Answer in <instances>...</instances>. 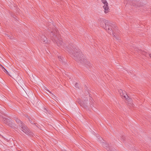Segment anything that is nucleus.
<instances>
[{"mask_svg":"<svg viewBox=\"0 0 151 151\" xmlns=\"http://www.w3.org/2000/svg\"><path fill=\"white\" fill-rule=\"evenodd\" d=\"M50 25H52V28L50 27H49L50 31L51 33L50 36L51 39L54 42H56L58 46L61 48H64L65 50L68 51L71 56L77 61H80V63L88 68L91 65L90 62L84 59L82 54L80 50L77 47L76 48L74 46L70 47H67L65 45L62 41V39L58 35V30L51 23L50 24Z\"/></svg>","mask_w":151,"mask_h":151,"instance_id":"1","label":"nucleus"},{"mask_svg":"<svg viewBox=\"0 0 151 151\" xmlns=\"http://www.w3.org/2000/svg\"><path fill=\"white\" fill-rule=\"evenodd\" d=\"M100 24L101 26L104 29H105L107 32L111 35H112L114 37H115L117 40H119V37L115 36L114 34L112 29L110 28L109 26H111V23H109L108 20L104 19L101 20Z\"/></svg>","mask_w":151,"mask_h":151,"instance_id":"2","label":"nucleus"},{"mask_svg":"<svg viewBox=\"0 0 151 151\" xmlns=\"http://www.w3.org/2000/svg\"><path fill=\"white\" fill-rule=\"evenodd\" d=\"M15 120L17 122L19 125L21 127V130L24 133L29 136L32 135V133L28 129L26 126L24 125L20 120L17 118H16Z\"/></svg>","mask_w":151,"mask_h":151,"instance_id":"3","label":"nucleus"},{"mask_svg":"<svg viewBox=\"0 0 151 151\" xmlns=\"http://www.w3.org/2000/svg\"><path fill=\"white\" fill-rule=\"evenodd\" d=\"M102 2L104 4L103 7L104 9V12L107 13L109 11V9L108 6V4L106 0H102Z\"/></svg>","mask_w":151,"mask_h":151,"instance_id":"4","label":"nucleus"},{"mask_svg":"<svg viewBox=\"0 0 151 151\" xmlns=\"http://www.w3.org/2000/svg\"><path fill=\"white\" fill-rule=\"evenodd\" d=\"M102 145L108 151H112L113 150L112 148L108 143L103 142L102 143Z\"/></svg>","mask_w":151,"mask_h":151,"instance_id":"5","label":"nucleus"},{"mask_svg":"<svg viewBox=\"0 0 151 151\" xmlns=\"http://www.w3.org/2000/svg\"><path fill=\"white\" fill-rule=\"evenodd\" d=\"M2 121L4 123L9 126H10L11 125V122L10 119L3 116L2 117Z\"/></svg>","mask_w":151,"mask_h":151,"instance_id":"6","label":"nucleus"},{"mask_svg":"<svg viewBox=\"0 0 151 151\" xmlns=\"http://www.w3.org/2000/svg\"><path fill=\"white\" fill-rule=\"evenodd\" d=\"M121 96L123 97V98L125 99H128L129 97L128 96L127 94H126V92L125 91H123L122 90H120L119 91Z\"/></svg>","mask_w":151,"mask_h":151,"instance_id":"7","label":"nucleus"},{"mask_svg":"<svg viewBox=\"0 0 151 151\" xmlns=\"http://www.w3.org/2000/svg\"><path fill=\"white\" fill-rule=\"evenodd\" d=\"M40 38L42 42H43L44 43H47L48 42L47 38L44 35H42L40 36Z\"/></svg>","mask_w":151,"mask_h":151,"instance_id":"8","label":"nucleus"},{"mask_svg":"<svg viewBox=\"0 0 151 151\" xmlns=\"http://www.w3.org/2000/svg\"><path fill=\"white\" fill-rule=\"evenodd\" d=\"M91 99L92 98H91L90 99V107L92 108V106L93 107V102H92Z\"/></svg>","mask_w":151,"mask_h":151,"instance_id":"9","label":"nucleus"},{"mask_svg":"<svg viewBox=\"0 0 151 151\" xmlns=\"http://www.w3.org/2000/svg\"><path fill=\"white\" fill-rule=\"evenodd\" d=\"M1 66L2 67V68L3 69V70L5 73H6L7 74H8L9 73L8 72V71L2 65H1Z\"/></svg>","mask_w":151,"mask_h":151,"instance_id":"10","label":"nucleus"},{"mask_svg":"<svg viewBox=\"0 0 151 151\" xmlns=\"http://www.w3.org/2000/svg\"><path fill=\"white\" fill-rule=\"evenodd\" d=\"M75 87L77 88H79V84L78 83H76L75 84Z\"/></svg>","mask_w":151,"mask_h":151,"instance_id":"11","label":"nucleus"},{"mask_svg":"<svg viewBox=\"0 0 151 151\" xmlns=\"http://www.w3.org/2000/svg\"><path fill=\"white\" fill-rule=\"evenodd\" d=\"M58 58L60 61L62 60V58H62V57L61 56H58Z\"/></svg>","mask_w":151,"mask_h":151,"instance_id":"12","label":"nucleus"},{"mask_svg":"<svg viewBox=\"0 0 151 151\" xmlns=\"http://www.w3.org/2000/svg\"><path fill=\"white\" fill-rule=\"evenodd\" d=\"M141 53L143 55H145V56H146V55L145 54V52H142Z\"/></svg>","mask_w":151,"mask_h":151,"instance_id":"13","label":"nucleus"},{"mask_svg":"<svg viewBox=\"0 0 151 151\" xmlns=\"http://www.w3.org/2000/svg\"><path fill=\"white\" fill-rule=\"evenodd\" d=\"M6 36H7L9 38H10V35H8V34H6Z\"/></svg>","mask_w":151,"mask_h":151,"instance_id":"14","label":"nucleus"},{"mask_svg":"<svg viewBox=\"0 0 151 151\" xmlns=\"http://www.w3.org/2000/svg\"><path fill=\"white\" fill-rule=\"evenodd\" d=\"M99 139L100 141L101 140V139H102V138H101H101H100V137H99Z\"/></svg>","mask_w":151,"mask_h":151,"instance_id":"15","label":"nucleus"},{"mask_svg":"<svg viewBox=\"0 0 151 151\" xmlns=\"http://www.w3.org/2000/svg\"><path fill=\"white\" fill-rule=\"evenodd\" d=\"M148 55H149V56L150 57V58H151V54H148Z\"/></svg>","mask_w":151,"mask_h":151,"instance_id":"16","label":"nucleus"},{"mask_svg":"<svg viewBox=\"0 0 151 151\" xmlns=\"http://www.w3.org/2000/svg\"><path fill=\"white\" fill-rule=\"evenodd\" d=\"M1 112H0V117H2V116H1Z\"/></svg>","mask_w":151,"mask_h":151,"instance_id":"17","label":"nucleus"},{"mask_svg":"<svg viewBox=\"0 0 151 151\" xmlns=\"http://www.w3.org/2000/svg\"><path fill=\"white\" fill-rule=\"evenodd\" d=\"M30 123H33V122H32V121H30Z\"/></svg>","mask_w":151,"mask_h":151,"instance_id":"18","label":"nucleus"},{"mask_svg":"<svg viewBox=\"0 0 151 151\" xmlns=\"http://www.w3.org/2000/svg\"><path fill=\"white\" fill-rule=\"evenodd\" d=\"M45 110L46 111H47V110L46 109H45Z\"/></svg>","mask_w":151,"mask_h":151,"instance_id":"19","label":"nucleus"},{"mask_svg":"<svg viewBox=\"0 0 151 151\" xmlns=\"http://www.w3.org/2000/svg\"><path fill=\"white\" fill-rule=\"evenodd\" d=\"M124 3H126V1H124Z\"/></svg>","mask_w":151,"mask_h":151,"instance_id":"20","label":"nucleus"},{"mask_svg":"<svg viewBox=\"0 0 151 151\" xmlns=\"http://www.w3.org/2000/svg\"><path fill=\"white\" fill-rule=\"evenodd\" d=\"M94 108H95V107H94ZM95 109V108L93 109V110H94V109Z\"/></svg>","mask_w":151,"mask_h":151,"instance_id":"21","label":"nucleus"},{"mask_svg":"<svg viewBox=\"0 0 151 151\" xmlns=\"http://www.w3.org/2000/svg\"><path fill=\"white\" fill-rule=\"evenodd\" d=\"M121 140L123 141V139H121Z\"/></svg>","mask_w":151,"mask_h":151,"instance_id":"22","label":"nucleus"}]
</instances>
